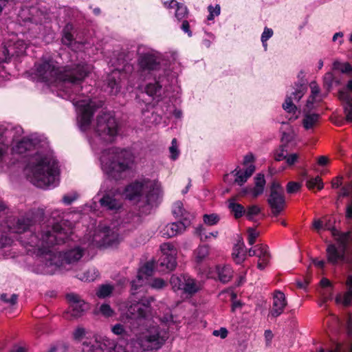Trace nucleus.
<instances>
[{"instance_id":"15","label":"nucleus","mask_w":352,"mask_h":352,"mask_svg":"<svg viewBox=\"0 0 352 352\" xmlns=\"http://www.w3.org/2000/svg\"><path fill=\"white\" fill-rule=\"evenodd\" d=\"M20 126L13 127L10 124H0V171L6 163L10 143L14 140L15 133H20Z\"/></svg>"},{"instance_id":"40","label":"nucleus","mask_w":352,"mask_h":352,"mask_svg":"<svg viewBox=\"0 0 352 352\" xmlns=\"http://www.w3.org/2000/svg\"><path fill=\"white\" fill-rule=\"evenodd\" d=\"M113 290V287L110 285H102L96 292V295L100 298H104L109 296Z\"/></svg>"},{"instance_id":"19","label":"nucleus","mask_w":352,"mask_h":352,"mask_svg":"<svg viewBox=\"0 0 352 352\" xmlns=\"http://www.w3.org/2000/svg\"><path fill=\"white\" fill-rule=\"evenodd\" d=\"M189 225V222L185 221H177L168 223L166 225L162 230H161V233L163 236L166 238L173 237L177 234L182 233L186 228Z\"/></svg>"},{"instance_id":"22","label":"nucleus","mask_w":352,"mask_h":352,"mask_svg":"<svg viewBox=\"0 0 352 352\" xmlns=\"http://www.w3.org/2000/svg\"><path fill=\"white\" fill-rule=\"evenodd\" d=\"M245 245L242 239L234 245L232 249V256L236 264H241L245 259L246 252L245 250Z\"/></svg>"},{"instance_id":"7","label":"nucleus","mask_w":352,"mask_h":352,"mask_svg":"<svg viewBox=\"0 0 352 352\" xmlns=\"http://www.w3.org/2000/svg\"><path fill=\"white\" fill-rule=\"evenodd\" d=\"M178 72H168L152 76V81L144 85L139 82L135 87L140 89V94L136 97L140 104H144L145 108H142V113L145 115L146 112L153 109L157 111L166 102V93L169 91V87L177 84Z\"/></svg>"},{"instance_id":"16","label":"nucleus","mask_w":352,"mask_h":352,"mask_svg":"<svg viewBox=\"0 0 352 352\" xmlns=\"http://www.w3.org/2000/svg\"><path fill=\"white\" fill-rule=\"evenodd\" d=\"M66 298L69 302L68 312L73 318H78L82 316L89 309V304L78 294H67Z\"/></svg>"},{"instance_id":"58","label":"nucleus","mask_w":352,"mask_h":352,"mask_svg":"<svg viewBox=\"0 0 352 352\" xmlns=\"http://www.w3.org/2000/svg\"><path fill=\"white\" fill-rule=\"evenodd\" d=\"M180 28L184 33L187 34L189 37L192 36V33L190 29V25L188 21L184 20L180 26Z\"/></svg>"},{"instance_id":"50","label":"nucleus","mask_w":352,"mask_h":352,"mask_svg":"<svg viewBox=\"0 0 352 352\" xmlns=\"http://www.w3.org/2000/svg\"><path fill=\"white\" fill-rule=\"evenodd\" d=\"M334 81V76L332 72H327L323 78L324 87L329 91L331 89Z\"/></svg>"},{"instance_id":"10","label":"nucleus","mask_w":352,"mask_h":352,"mask_svg":"<svg viewBox=\"0 0 352 352\" xmlns=\"http://www.w3.org/2000/svg\"><path fill=\"white\" fill-rule=\"evenodd\" d=\"M27 47L28 43L15 36L4 42L0 50V80L6 79L9 74L5 64L8 63L13 56L23 55Z\"/></svg>"},{"instance_id":"6","label":"nucleus","mask_w":352,"mask_h":352,"mask_svg":"<svg viewBox=\"0 0 352 352\" xmlns=\"http://www.w3.org/2000/svg\"><path fill=\"white\" fill-rule=\"evenodd\" d=\"M12 150L14 153L28 158L23 173L33 185L43 189L58 186L60 175L58 161L43 138L32 134L22 138Z\"/></svg>"},{"instance_id":"39","label":"nucleus","mask_w":352,"mask_h":352,"mask_svg":"<svg viewBox=\"0 0 352 352\" xmlns=\"http://www.w3.org/2000/svg\"><path fill=\"white\" fill-rule=\"evenodd\" d=\"M231 174L235 177L234 182L240 186H243L248 179L241 169L236 168L231 172Z\"/></svg>"},{"instance_id":"24","label":"nucleus","mask_w":352,"mask_h":352,"mask_svg":"<svg viewBox=\"0 0 352 352\" xmlns=\"http://www.w3.org/2000/svg\"><path fill=\"white\" fill-rule=\"evenodd\" d=\"M164 4L168 8H173L175 6L177 7L175 16L178 21H181L188 15V9L186 6L182 3L177 2L175 0L165 1Z\"/></svg>"},{"instance_id":"60","label":"nucleus","mask_w":352,"mask_h":352,"mask_svg":"<svg viewBox=\"0 0 352 352\" xmlns=\"http://www.w3.org/2000/svg\"><path fill=\"white\" fill-rule=\"evenodd\" d=\"M228 330L225 327H221L219 330H214L212 334L214 336H219L221 338L224 339L228 336Z\"/></svg>"},{"instance_id":"54","label":"nucleus","mask_w":352,"mask_h":352,"mask_svg":"<svg viewBox=\"0 0 352 352\" xmlns=\"http://www.w3.org/2000/svg\"><path fill=\"white\" fill-rule=\"evenodd\" d=\"M300 188V184L294 182H289L287 184V192L289 194H293L296 192Z\"/></svg>"},{"instance_id":"28","label":"nucleus","mask_w":352,"mask_h":352,"mask_svg":"<svg viewBox=\"0 0 352 352\" xmlns=\"http://www.w3.org/2000/svg\"><path fill=\"white\" fill-rule=\"evenodd\" d=\"M209 246L208 245H199L194 252L195 261L197 265L202 263L209 254Z\"/></svg>"},{"instance_id":"37","label":"nucleus","mask_w":352,"mask_h":352,"mask_svg":"<svg viewBox=\"0 0 352 352\" xmlns=\"http://www.w3.org/2000/svg\"><path fill=\"white\" fill-rule=\"evenodd\" d=\"M259 261L268 263L270 258L268 247L262 244L257 245V256Z\"/></svg>"},{"instance_id":"36","label":"nucleus","mask_w":352,"mask_h":352,"mask_svg":"<svg viewBox=\"0 0 352 352\" xmlns=\"http://www.w3.org/2000/svg\"><path fill=\"white\" fill-rule=\"evenodd\" d=\"M161 265L165 266L169 270H174L177 265L175 255H163L161 258Z\"/></svg>"},{"instance_id":"4","label":"nucleus","mask_w":352,"mask_h":352,"mask_svg":"<svg viewBox=\"0 0 352 352\" xmlns=\"http://www.w3.org/2000/svg\"><path fill=\"white\" fill-rule=\"evenodd\" d=\"M118 133V124L111 112L102 111L97 116L94 135L89 142L96 155H99L101 169L109 179L118 181L125 177L133 168L135 157L126 148L112 147L104 148L112 142Z\"/></svg>"},{"instance_id":"8","label":"nucleus","mask_w":352,"mask_h":352,"mask_svg":"<svg viewBox=\"0 0 352 352\" xmlns=\"http://www.w3.org/2000/svg\"><path fill=\"white\" fill-rule=\"evenodd\" d=\"M145 193L146 204L149 206L157 205L160 197V185L156 181L142 178L128 184L124 190L125 198L135 203L139 202Z\"/></svg>"},{"instance_id":"5","label":"nucleus","mask_w":352,"mask_h":352,"mask_svg":"<svg viewBox=\"0 0 352 352\" xmlns=\"http://www.w3.org/2000/svg\"><path fill=\"white\" fill-rule=\"evenodd\" d=\"M125 54L120 53L112 63L114 69L107 76V91L112 95L117 94L122 85L135 87L139 82L151 79L152 76L175 72L176 63H163L162 54L146 45H140L137 48L136 70L132 63L124 58Z\"/></svg>"},{"instance_id":"13","label":"nucleus","mask_w":352,"mask_h":352,"mask_svg":"<svg viewBox=\"0 0 352 352\" xmlns=\"http://www.w3.org/2000/svg\"><path fill=\"white\" fill-rule=\"evenodd\" d=\"M267 202L274 217H278L284 211L286 200L283 188L278 182H273L271 184Z\"/></svg>"},{"instance_id":"32","label":"nucleus","mask_w":352,"mask_h":352,"mask_svg":"<svg viewBox=\"0 0 352 352\" xmlns=\"http://www.w3.org/2000/svg\"><path fill=\"white\" fill-rule=\"evenodd\" d=\"M255 186H254V197L261 195L264 191V187L265 185V179L263 174H257L254 178Z\"/></svg>"},{"instance_id":"48","label":"nucleus","mask_w":352,"mask_h":352,"mask_svg":"<svg viewBox=\"0 0 352 352\" xmlns=\"http://www.w3.org/2000/svg\"><path fill=\"white\" fill-rule=\"evenodd\" d=\"M160 249L163 253V255L173 254L176 255L177 250L175 246L170 243H164L161 245Z\"/></svg>"},{"instance_id":"62","label":"nucleus","mask_w":352,"mask_h":352,"mask_svg":"<svg viewBox=\"0 0 352 352\" xmlns=\"http://www.w3.org/2000/svg\"><path fill=\"white\" fill-rule=\"evenodd\" d=\"M207 35L208 36V38H204L202 41V43L205 47L208 48L210 47L212 41L214 40L215 36L212 33H207Z\"/></svg>"},{"instance_id":"45","label":"nucleus","mask_w":352,"mask_h":352,"mask_svg":"<svg viewBox=\"0 0 352 352\" xmlns=\"http://www.w3.org/2000/svg\"><path fill=\"white\" fill-rule=\"evenodd\" d=\"M204 223L208 226H214L218 223L220 217L218 214L212 213L210 214H204L203 217Z\"/></svg>"},{"instance_id":"26","label":"nucleus","mask_w":352,"mask_h":352,"mask_svg":"<svg viewBox=\"0 0 352 352\" xmlns=\"http://www.w3.org/2000/svg\"><path fill=\"white\" fill-rule=\"evenodd\" d=\"M228 202V208L233 214L235 219H239L245 215V208L241 204L236 203L235 198L229 199Z\"/></svg>"},{"instance_id":"46","label":"nucleus","mask_w":352,"mask_h":352,"mask_svg":"<svg viewBox=\"0 0 352 352\" xmlns=\"http://www.w3.org/2000/svg\"><path fill=\"white\" fill-rule=\"evenodd\" d=\"M170 157L172 160H176L179 155V150L178 149L177 140L173 138L171 142V146L169 147Z\"/></svg>"},{"instance_id":"56","label":"nucleus","mask_w":352,"mask_h":352,"mask_svg":"<svg viewBox=\"0 0 352 352\" xmlns=\"http://www.w3.org/2000/svg\"><path fill=\"white\" fill-rule=\"evenodd\" d=\"M273 34L274 32L272 28L265 27L261 36V42L264 43L265 41H267L273 36Z\"/></svg>"},{"instance_id":"27","label":"nucleus","mask_w":352,"mask_h":352,"mask_svg":"<svg viewBox=\"0 0 352 352\" xmlns=\"http://www.w3.org/2000/svg\"><path fill=\"white\" fill-rule=\"evenodd\" d=\"M188 274H173L170 278V283L175 292L182 291L186 281Z\"/></svg>"},{"instance_id":"34","label":"nucleus","mask_w":352,"mask_h":352,"mask_svg":"<svg viewBox=\"0 0 352 352\" xmlns=\"http://www.w3.org/2000/svg\"><path fill=\"white\" fill-rule=\"evenodd\" d=\"M99 276V272L97 269L92 267L85 271L81 276L78 275V278L85 282L94 281Z\"/></svg>"},{"instance_id":"49","label":"nucleus","mask_w":352,"mask_h":352,"mask_svg":"<svg viewBox=\"0 0 352 352\" xmlns=\"http://www.w3.org/2000/svg\"><path fill=\"white\" fill-rule=\"evenodd\" d=\"M78 197V194L76 192L73 191L65 195L63 197L62 201L64 204L69 206L71 205L74 201H76Z\"/></svg>"},{"instance_id":"57","label":"nucleus","mask_w":352,"mask_h":352,"mask_svg":"<svg viewBox=\"0 0 352 352\" xmlns=\"http://www.w3.org/2000/svg\"><path fill=\"white\" fill-rule=\"evenodd\" d=\"M343 106L346 120L352 122V100L351 102L344 104Z\"/></svg>"},{"instance_id":"41","label":"nucleus","mask_w":352,"mask_h":352,"mask_svg":"<svg viewBox=\"0 0 352 352\" xmlns=\"http://www.w3.org/2000/svg\"><path fill=\"white\" fill-rule=\"evenodd\" d=\"M17 299L18 295L15 294H12L10 296L7 294H2L0 296L1 301L10 307L16 304Z\"/></svg>"},{"instance_id":"43","label":"nucleus","mask_w":352,"mask_h":352,"mask_svg":"<svg viewBox=\"0 0 352 352\" xmlns=\"http://www.w3.org/2000/svg\"><path fill=\"white\" fill-rule=\"evenodd\" d=\"M196 233L199 235L201 241L206 240L212 236L214 237H217L219 234L217 231L206 232L205 229L202 226H199L196 228Z\"/></svg>"},{"instance_id":"21","label":"nucleus","mask_w":352,"mask_h":352,"mask_svg":"<svg viewBox=\"0 0 352 352\" xmlns=\"http://www.w3.org/2000/svg\"><path fill=\"white\" fill-rule=\"evenodd\" d=\"M76 32L75 26L72 23H67L61 31V42L64 45L70 47L74 42V34Z\"/></svg>"},{"instance_id":"9","label":"nucleus","mask_w":352,"mask_h":352,"mask_svg":"<svg viewBox=\"0 0 352 352\" xmlns=\"http://www.w3.org/2000/svg\"><path fill=\"white\" fill-rule=\"evenodd\" d=\"M45 16L38 8L34 6V4H30L28 6H22L20 8L18 14H17V21L20 26H24L28 30V32H23V30L21 32V38L25 42V41L23 39L25 37L27 39L28 38V36L30 38L36 37L33 32H30V31L34 28H37L38 25H41L45 22ZM15 36L19 38L18 35H13L12 37ZM28 45L30 44V40L26 41Z\"/></svg>"},{"instance_id":"64","label":"nucleus","mask_w":352,"mask_h":352,"mask_svg":"<svg viewBox=\"0 0 352 352\" xmlns=\"http://www.w3.org/2000/svg\"><path fill=\"white\" fill-rule=\"evenodd\" d=\"M112 332L116 335H122L124 328L121 324H116L112 327Z\"/></svg>"},{"instance_id":"63","label":"nucleus","mask_w":352,"mask_h":352,"mask_svg":"<svg viewBox=\"0 0 352 352\" xmlns=\"http://www.w3.org/2000/svg\"><path fill=\"white\" fill-rule=\"evenodd\" d=\"M346 329L349 336L352 337V316L349 314L346 320Z\"/></svg>"},{"instance_id":"23","label":"nucleus","mask_w":352,"mask_h":352,"mask_svg":"<svg viewBox=\"0 0 352 352\" xmlns=\"http://www.w3.org/2000/svg\"><path fill=\"white\" fill-rule=\"evenodd\" d=\"M344 249H342L340 251L333 244L329 245L327 248L328 261L333 264H336L338 261L344 260Z\"/></svg>"},{"instance_id":"30","label":"nucleus","mask_w":352,"mask_h":352,"mask_svg":"<svg viewBox=\"0 0 352 352\" xmlns=\"http://www.w3.org/2000/svg\"><path fill=\"white\" fill-rule=\"evenodd\" d=\"M182 292L187 294H194L199 291V286L194 278L188 275Z\"/></svg>"},{"instance_id":"31","label":"nucleus","mask_w":352,"mask_h":352,"mask_svg":"<svg viewBox=\"0 0 352 352\" xmlns=\"http://www.w3.org/2000/svg\"><path fill=\"white\" fill-rule=\"evenodd\" d=\"M333 234L334 236L336 237L337 241L340 243L342 249H346L349 241L350 240L351 237V232H340L336 230H334L333 232Z\"/></svg>"},{"instance_id":"44","label":"nucleus","mask_w":352,"mask_h":352,"mask_svg":"<svg viewBox=\"0 0 352 352\" xmlns=\"http://www.w3.org/2000/svg\"><path fill=\"white\" fill-rule=\"evenodd\" d=\"M261 212V208L256 205H252L248 207L245 210V215L248 220L252 221L254 216L258 214Z\"/></svg>"},{"instance_id":"61","label":"nucleus","mask_w":352,"mask_h":352,"mask_svg":"<svg viewBox=\"0 0 352 352\" xmlns=\"http://www.w3.org/2000/svg\"><path fill=\"white\" fill-rule=\"evenodd\" d=\"M298 155L296 153H292L290 155H287L285 159L287 164L289 166L294 165L298 160Z\"/></svg>"},{"instance_id":"29","label":"nucleus","mask_w":352,"mask_h":352,"mask_svg":"<svg viewBox=\"0 0 352 352\" xmlns=\"http://www.w3.org/2000/svg\"><path fill=\"white\" fill-rule=\"evenodd\" d=\"M154 264L153 262L146 263L142 267L138 270L137 278L138 280H142L145 278L151 276L153 273Z\"/></svg>"},{"instance_id":"47","label":"nucleus","mask_w":352,"mask_h":352,"mask_svg":"<svg viewBox=\"0 0 352 352\" xmlns=\"http://www.w3.org/2000/svg\"><path fill=\"white\" fill-rule=\"evenodd\" d=\"M287 149L286 145H282L274 153V159L276 161H282L287 157Z\"/></svg>"},{"instance_id":"25","label":"nucleus","mask_w":352,"mask_h":352,"mask_svg":"<svg viewBox=\"0 0 352 352\" xmlns=\"http://www.w3.org/2000/svg\"><path fill=\"white\" fill-rule=\"evenodd\" d=\"M217 272L219 277V280L222 283H228L232 277L233 270L230 265H218L217 267Z\"/></svg>"},{"instance_id":"2","label":"nucleus","mask_w":352,"mask_h":352,"mask_svg":"<svg viewBox=\"0 0 352 352\" xmlns=\"http://www.w3.org/2000/svg\"><path fill=\"white\" fill-rule=\"evenodd\" d=\"M38 210H29L17 219L14 232L19 234L17 240L26 249L27 253L40 258L37 272L54 274L64 265H74L80 260L85 250L75 245L65 251L55 252L52 248L67 241L69 233L59 223L43 228L36 225Z\"/></svg>"},{"instance_id":"33","label":"nucleus","mask_w":352,"mask_h":352,"mask_svg":"<svg viewBox=\"0 0 352 352\" xmlns=\"http://www.w3.org/2000/svg\"><path fill=\"white\" fill-rule=\"evenodd\" d=\"M320 115L318 113H306L302 120V125L307 130L313 128L318 121Z\"/></svg>"},{"instance_id":"42","label":"nucleus","mask_w":352,"mask_h":352,"mask_svg":"<svg viewBox=\"0 0 352 352\" xmlns=\"http://www.w3.org/2000/svg\"><path fill=\"white\" fill-rule=\"evenodd\" d=\"M306 186L309 189H314L317 187L318 190L323 188V183L319 176L316 177L309 178L306 182Z\"/></svg>"},{"instance_id":"35","label":"nucleus","mask_w":352,"mask_h":352,"mask_svg":"<svg viewBox=\"0 0 352 352\" xmlns=\"http://www.w3.org/2000/svg\"><path fill=\"white\" fill-rule=\"evenodd\" d=\"M310 88H311V95L309 97L308 100H307L306 106L307 108L311 109L312 107V105L314 102L316 100V97L320 93V87L315 81H312L310 83Z\"/></svg>"},{"instance_id":"59","label":"nucleus","mask_w":352,"mask_h":352,"mask_svg":"<svg viewBox=\"0 0 352 352\" xmlns=\"http://www.w3.org/2000/svg\"><path fill=\"white\" fill-rule=\"evenodd\" d=\"M144 282V279L142 280L139 281L138 278H137V280H133L131 282V290H132L133 294H134L135 292L137 291L139 289V287L143 285Z\"/></svg>"},{"instance_id":"18","label":"nucleus","mask_w":352,"mask_h":352,"mask_svg":"<svg viewBox=\"0 0 352 352\" xmlns=\"http://www.w3.org/2000/svg\"><path fill=\"white\" fill-rule=\"evenodd\" d=\"M287 305L285 294L280 291H276L273 296L272 307L269 311L268 317L276 318L280 316L283 313Z\"/></svg>"},{"instance_id":"3","label":"nucleus","mask_w":352,"mask_h":352,"mask_svg":"<svg viewBox=\"0 0 352 352\" xmlns=\"http://www.w3.org/2000/svg\"><path fill=\"white\" fill-rule=\"evenodd\" d=\"M37 80L58 89V95L72 102L76 107L77 123L80 131L89 129L93 116L102 102L96 104L87 95L92 87L82 85L85 79L92 71V66L85 61L66 65L60 70L52 58H43L35 63Z\"/></svg>"},{"instance_id":"1","label":"nucleus","mask_w":352,"mask_h":352,"mask_svg":"<svg viewBox=\"0 0 352 352\" xmlns=\"http://www.w3.org/2000/svg\"><path fill=\"white\" fill-rule=\"evenodd\" d=\"M157 324L151 317L150 302L146 299L131 302L126 311L127 324L134 333V337L125 346H118L108 349L104 343L87 336L88 331L82 327H78L73 332V338L82 342V352H144L157 351L162 347L169 337L168 328L174 324L170 311L162 317L156 318Z\"/></svg>"},{"instance_id":"51","label":"nucleus","mask_w":352,"mask_h":352,"mask_svg":"<svg viewBox=\"0 0 352 352\" xmlns=\"http://www.w3.org/2000/svg\"><path fill=\"white\" fill-rule=\"evenodd\" d=\"M184 211L183 204L181 201H177L173 204L172 212L174 216L177 217H183Z\"/></svg>"},{"instance_id":"38","label":"nucleus","mask_w":352,"mask_h":352,"mask_svg":"<svg viewBox=\"0 0 352 352\" xmlns=\"http://www.w3.org/2000/svg\"><path fill=\"white\" fill-rule=\"evenodd\" d=\"M332 69L333 70H339L342 74H349L352 72V66L349 63H341L337 60L333 63Z\"/></svg>"},{"instance_id":"14","label":"nucleus","mask_w":352,"mask_h":352,"mask_svg":"<svg viewBox=\"0 0 352 352\" xmlns=\"http://www.w3.org/2000/svg\"><path fill=\"white\" fill-rule=\"evenodd\" d=\"M95 198L98 199V202L102 208L107 210L117 212L122 206L121 200L117 198V189L109 188L103 184Z\"/></svg>"},{"instance_id":"11","label":"nucleus","mask_w":352,"mask_h":352,"mask_svg":"<svg viewBox=\"0 0 352 352\" xmlns=\"http://www.w3.org/2000/svg\"><path fill=\"white\" fill-rule=\"evenodd\" d=\"M307 91V80L304 76L303 72L298 75V80L292 87V91L287 94L285 102L283 103V109L289 113H296L297 107L294 102H298L303 97Z\"/></svg>"},{"instance_id":"55","label":"nucleus","mask_w":352,"mask_h":352,"mask_svg":"<svg viewBox=\"0 0 352 352\" xmlns=\"http://www.w3.org/2000/svg\"><path fill=\"white\" fill-rule=\"evenodd\" d=\"M100 312L106 317L111 316L113 314V311L110 305L106 303L102 304L100 307Z\"/></svg>"},{"instance_id":"52","label":"nucleus","mask_w":352,"mask_h":352,"mask_svg":"<svg viewBox=\"0 0 352 352\" xmlns=\"http://www.w3.org/2000/svg\"><path fill=\"white\" fill-rule=\"evenodd\" d=\"M248 243L250 245H252L255 241L256 238L258 236L259 233L253 228H250L248 230Z\"/></svg>"},{"instance_id":"53","label":"nucleus","mask_w":352,"mask_h":352,"mask_svg":"<svg viewBox=\"0 0 352 352\" xmlns=\"http://www.w3.org/2000/svg\"><path fill=\"white\" fill-rule=\"evenodd\" d=\"M338 98L342 101L343 105L352 101V96L345 90H340L338 91Z\"/></svg>"},{"instance_id":"20","label":"nucleus","mask_w":352,"mask_h":352,"mask_svg":"<svg viewBox=\"0 0 352 352\" xmlns=\"http://www.w3.org/2000/svg\"><path fill=\"white\" fill-rule=\"evenodd\" d=\"M346 286L347 290L343 293L338 294L336 296L335 301L337 305L347 307L352 305V275L348 276Z\"/></svg>"},{"instance_id":"12","label":"nucleus","mask_w":352,"mask_h":352,"mask_svg":"<svg viewBox=\"0 0 352 352\" xmlns=\"http://www.w3.org/2000/svg\"><path fill=\"white\" fill-rule=\"evenodd\" d=\"M93 242L100 248L117 245L120 242L118 229L104 224L98 225L93 236Z\"/></svg>"},{"instance_id":"17","label":"nucleus","mask_w":352,"mask_h":352,"mask_svg":"<svg viewBox=\"0 0 352 352\" xmlns=\"http://www.w3.org/2000/svg\"><path fill=\"white\" fill-rule=\"evenodd\" d=\"M152 115H155L157 117L154 119L153 122H160L163 116L169 118L170 116H173L177 119H181L183 112L181 109L170 104V100L168 99L157 111H153Z\"/></svg>"}]
</instances>
